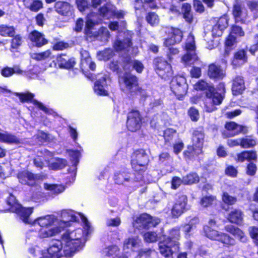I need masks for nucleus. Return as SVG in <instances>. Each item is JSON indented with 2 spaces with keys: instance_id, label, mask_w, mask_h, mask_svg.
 Masks as SVG:
<instances>
[{
  "instance_id": "obj_10",
  "label": "nucleus",
  "mask_w": 258,
  "mask_h": 258,
  "mask_svg": "<svg viewBox=\"0 0 258 258\" xmlns=\"http://www.w3.org/2000/svg\"><path fill=\"white\" fill-rule=\"evenodd\" d=\"M7 203L11 206V211L16 213L20 219L25 223H30L28 217L32 213V208H24L16 201L15 197L10 195L7 200Z\"/></svg>"
},
{
  "instance_id": "obj_55",
  "label": "nucleus",
  "mask_w": 258,
  "mask_h": 258,
  "mask_svg": "<svg viewBox=\"0 0 258 258\" xmlns=\"http://www.w3.org/2000/svg\"><path fill=\"white\" fill-rule=\"evenodd\" d=\"M176 130L172 128H166L163 133V138L165 143H170L173 139Z\"/></svg>"
},
{
  "instance_id": "obj_45",
  "label": "nucleus",
  "mask_w": 258,
  "mask_h": 258,
  "mask_svg": "<svg viewBox=\"0 0 258 258\" xmlns=\"http://www.w3.org/2000/svg\"><path fill=\"white\" fill-rule=\"evenodd\" d=\"M97 55L99 60L106 61L113 57L114 52L111 48H107L102 51H99Z\"/></svg>"
},
{
  "instance_id": "obj_58",
  "label": "nucleus",
  "mask_w": 258,
  "mask_h": 258,
  "mask_svg": "<svg viewBox=\"0 0 258 258\" xmlns=\"http://www.w3.org/2000/svg\"><path fill=\"white\" fill-rule=\"evenodd\" d=\"M128 178L127 174L124 173H116L114 177L115 182L118 184H123L125 181H127Z\"/></svg>"
},
{
  "instance_id": "obj_7",
  "label": "nucleus",
  "mask_w": 258,
  "mask_h": 258,
  "mask_svg": "<svg viewBox=\"0 0 258 258\" xmlns=\"http://www.w3.org/2000/svg\"><path fill=\"white\" fill-rule=\"evenodd\" d=\"M153 67L158 75L165 80H169L173 76L171 64L162 56H157L153 59Z\"/></svg>"
},
{
  "instance_id": "obj_35",
  "label": "nucleus",
  "mask_w": 258,
  "mask_h": 258,
  "mask_svg": "<svg viewBox=\"0 0 258 258\" xmlns=\"http://www.w3.org/2000/svg\"><path fill=\"white\" fill-rule=\"evenodd\" d=\"M54 8L57 13L63 16H68L71 13L72 7L67 2H57L55 4Z\"/></svg>"
},
{
  "instance_id": "obj_32",
  "label": "nucleus",
  "mask_w": 258,
  "mask_h": 258,
  "mask_svg": "<svg viewBox=\"0 0 258 258\" xmlns=\"http://www.w3.org/2000/svg\"><path fill=\"white\" fill-rule=\"evenodd\" d=\"M242 7L241 3L235 2L232 7V15L235 23H244V20L241 18L242 15Z\"/></svg>"
},
{
  "instance_id": "obj_46",
  "label": "nucleus",
  "mask_w": 258,
  "mask_h": 258,
  "mask_svg": "<svg viewBox=\"0 0 258 258\" xmlns=\"http://www.w3.org/2000/svg\"><path fill=\"white\" fill-rule=\"evenodd\" d=\"M15 33V29L13 26L7 25H0V35L4 37H12Z\"/></svg>"
},
{
  "instance_id": "obj_14",
  "label": "nucleus",
  "mask_w": 258,
  "mask_h": 258,
  "mask_svg": "<svg viewBox=\"0 0 258 258\" xmlns=\"http://www.w3.org/2000/svg\"><path fill=\"white\" fill-rule=\"evenodd\" d=\"M225 128L229 132L224 134L225 138H230L237 136L241 133L245 134L248 132L247 126L238 124L234 121L226 122L225 124Z\"/></svg>"
},
{
  "instance_id": "obj_42",
  "label": "nucleus",
  "mask_w": 258,
  "mask_h": 258,
  "mask_svg": "<svg viewBox=\"0 0 258 258\" xmlns=\"http://www.w3.org/2000/svg\"><path fill=\"white\" fill-rule=\"evenodd\" d=\"M183 48L186 52H195L196 45L195 38L192 35L190 34L188 35Z\"/></svg>"
},
{
  "instance_id": "obj_5",
  "label": "nucleus",
  "mask_w": 258,
  "mask_h": 258,
  "mask_svg": "<svg viewBox=\"0 0 258 258\" xmlns=\"http://www.w3.org/2000/svg\"><path fill=\"white\" fill-rule=\"evenodd\" d=\"M61 217L62 221L59 222V225L61 228L68 226L70 222L77 221L79 217L84 224V231L82 230V237L87 236L92 231L91 224L88 221L87 218L81 213H76L71 210H63L61 212Z\"/></svg>"
},
{
  "instance_id": "obj_57",
  "label": "nucleus",
  "mask_w": 258,
  "mask_h": 258,
  "mask_svg": "<svg viewBox=\"0 0 258 258\" xmlns=\"http://www.w3.org/2000/svg\"><path fill=\"white\" fill-rule=\"evenodd\" d=\"M130 65L132 67L133 69L135 70L136 72L139 74L142 73L144 69L143 63L137 59L133 60L130 59Z\"/></svg>"
},
{
  "instance_id": "obj_52",
  "label": "nucleus",
  "mask_w": 258,
  "mask_h": 258,
  "mask_svg": "<svg viewBox=\"0 0 258 258\" xmlns=\"http://www.w3.org/2000/svg\"><path fill=\"white\" fill-rule=\"evenodd\" d=\"M222 200L225 204L228 206H232L236 204L237 199L236 197L230 196L225 191L222 193Z\"/></svg>"
},
{
  "instance_id": "obj_2",
  "label": "nucleus",
  "mask_w": 258,
  "mask_h": 258,
  "mask_svg": "<svg viewBox=\"0 0 258 258\" xmlns=\"http://www.w3.org/2000/svg\"><path fill=\"white\" fill-rule=\"evenodd\" d=\"M194 88L197 91L205 92L206 99L204 104L207 112H212L217 110V106L222 103L225 97L226 85L223 82H219L215 87L213 85L201 79L196 83Z\"/></svg>"
},
{
  "instance_id": "obj_15",
  "label": "nucleus",
  "mask_w": 258,
  "mask_h": 258,
  "mask_svg": "<svg viewBox=\"0 0 258 258\" xmlns=\"http://www.w3.org/2000/svg\"><path fill=\"white\" fill-rule=\"evenodd\" d=\"M29 217V216L28 217V219L30 222L28 223V224H32V225L38 224L41 227V228L55 226L58 223L57 219L53 215H48L40 217L33 221Z\"/></svg>"
},
{
  "instance_id": "obj_12",
  "label": "nucleus",
  "mask_w": 258,
  "mask_h": 258,
  "mask_svg": "<svg viewBox=\"0 0 258 258\" xmlns=\"http://www.w3.org/2000/svg\"><path fill=\"white\" fill-rule=\"evenodd\" d=\"M181 226H175L168 230V235L164 237V241L167 244H171L175 250L178 252L180 250V243L179 240L181 238Z\"/></svg>"
},
{
  "instance_id": "obj_61",
  "label": "nucleus",
  "mask_w": 258,
  "mask_h": 258,
  "mask_svg": "<svg viewBox=\"0 0 258 258\" xmlns=\"http://www.w3.org/2000/svg\"><path fill=\"white\" fill-rule=\"evenodd\" d=\"M229 34L238 37H242L244 36L245 33L241 27L236 25H232Z\"/></svg>"
},
{
  "instance_id": "obj_37",
  "label": "nucleus",
  "mask_w": 258,
  "mask_h": 258,
  "mask_svg": "<svg viewBox=\"0 0 258 258\" xmlns=\"http://www.w3.org/2000/svg\"><path fill=\"white\" fill-rule=\"evenodd\" d=\"M183 185H192L200 181V177L195 172H191L182 176Z\"/></svg>"
},
{
  "instance_id": "obj_20",
  "label": "nucleus",
  "mask_w": 258,
  "mask_h": 258,
  "mask_svg": "<svg viewBox=\"0 0 258 258\" xmlns=\"http://www.w3.org/2000/svg\"><path fill=\"white\" fill-rule=\"evenodd\" d=\"M205 134L203 126H199L195 129L192 132L191 140L192 145L197 147L200 150H203L205 141Z\"/></svg>"
},
{
  "instance_id": "obj_22",
  "label": "nucleus",
  "mask_w": 258,
  "mask_h": 258,
  "mask_svg": "<svg viewBox=\"0 0 258 258\" xmlns=\"http://www.w3.org/2000/svg\"><path fill=\"white\" fill-rule=\"evenodd\" d=\"M244 216V213L241 210L235 208L232 209L228 214L227 219L231 223L241 225L243 222Z\"/></svg>"
},
{
  "instance_id": "obj_64",
  "label": "nucleus",
  "mask_w": 258,
  "mask_h": 258,
  "mask_svg": "<svg viewBox=\"0 0 258 258\" xmlns=\"http://www.w3.org/2000/svg\"><path fill=\"white\" fill-rule=\"evenodd\" d=\"M248 209L252 214L253 219L258 222V205L250 204Z\"/></svg>"
},
{
  "instance_id": "obj_50",
  "label": "nucleus",
  "mask_w": 258,
  "mask_h": 258,
  "mask_svg": "<svg viewBox=\"0 0 258 258\" xmlns=\"http://www.w3.org/2000/svg\"><path fill=\"white\" fill-rule=\"evenodd\" d=\"M135 9L136 10L139 9V8L136 6V4L137 3H139L140 5L142 4L144 6H146L150 9L152 10L158 8L156 0H144L143 2H142V0H135Z\"/></svg>"
},
{
  "instance_id": "obj_9",
  "label": "nucleus",
  "mask_w": 258,
  "mask_h": 258,
  "mask_svg": "<svg viewBox=\"0 0 258 258\" xmlns=\"http://www.w3.org/2000/svg\"><path fill=\"white\" fill-rule=\"evenodd\" d=\"M161 222L159 218L153 217L144 213L139 215L133 222V225L138 229H148L150 227H155Z\"/></svg>"
},
{
  "instance_id": "obj_63",
  "label": "nucleus",
  "mask_w": 258,
  "mask_h": 258,
  "mask_svg": "<svg viewBox=\"0 0 258 258\" xmlns=\"http://www.w3.org/2000/svg\"><path fill=\"white\" fill-rule=\"evenodd\" d=\"M188 114L192 121H197L198 120L200 116L199 112L195 107H190L188 111Z\"/></svg>"
},
{
  "instance_id": "obj_30",
  "label": "nucleus",
  "mask_w": 258,
  "mask_h": 258,
  "mask_svg": "<svg viewBox=\"0 0 258 258\" xmlns=\"http://www.w3.org/2000/svg\"><path fill=\"white\" fill-rule=\"evenodd\" d=\"M107 80L106 77L103 76L97 80L94 85L95 92L99 95H107Z\"/></svg>"
},
{
  "instance_id": "obj_33",
  "label": "nucleus",
  "mask_w": 258,
  "mask_h": 258,
  "mask_svg": "<svg viewBox=\"0 0 258 258\" xmlns=\"http://www.w3.org/2000/svg\"><path fill=\"white\" fill-rule=\"evenodd\" d=\"M172 246L170 244H167L164 241L160 242L159 249L160 253L165 258H173L174 251L172 249Z\"/></svg>"
},
{
  "instance_id": "obj_27",
  "label": "nucleus",
  "mask_w": 258,
  "mask_h": 258,
  "mask_svg": "<svg viewBox=\"0 0 258 258\" xmlns=\"http://www.w3.org/2000/svg\"><path fill=\"white\" fill-rule=\"evenodd\" d=\"M61 226H57V224L49 227L40 228L38 236L41 238L50 237L59 233L61 231Z\"/></svg>"
},
{
  "instance_id": "obj_51",
  "label": "nucleus",
  "mask_w": 258,
  "mask_h": 258,
  "mask_svg": "<svg viewBox=\"0 0 258 258\" xmlns=\"http://www.w3.org/2000/svg\"><path fill=\"white\" fill-rule=\"evenodd\" d=\"M146 20L151 26H155L158 24L159 18L155 12H149L146 16Z\"/></svg>"
},
{
  "instance_id": "obj_1",
  "label": "nucleus",
  "mask_w": 258,
  "mask_h": 258,
  "mask_svg": "<svg viewBox=\"0 0 258 258\" xmlns=\"http://www.w3.org/2000/svg\"><path fill=\"white\" fill-rule=\"evenodd\" d=\"M82 229L67 231L61 236V240H54L51 242L47 252L51 257H70L84 246L82 241Z\"/></svg>"
},
{
  "instance_id": "obj_60",
  "label": "nucleus",
  "mask_w": 258,
  "mask_h": 258,
  "mask_svg": "<svg viewBox=\"0 0 258 258\" xmlns=\"http://www.w3.org/2000/svg\"><path fill=\"white\" fill-rule=\"evenodd\" d=\"M94 36L101 41H106L109 37V33L107 28L102 27L98 32V34L95 35Z\"/></svg>"
},
{
  "instance_id": "obj_40",
  "label": "nucleus",
  "mask_w": 258,
  "mask_h": 258,
  "mask_svg": "<svg viewBox=\"0 0 258 258\" xmlns=\"http://www.w3.org/2000/svg\"><path fill=\"white\" fill-rule=\"evenodd\" d=\"M241 147L244 149L252 148L256 145V140L252 136H247L240 138Z\"/></svg>"
},
{
  "instance_id": "obj_56",
  "label": "nucleus",
  "mask_w": 258,
  "mask_h": 258,
  "mask_svg": "<svg viewBox=\"0 0 258 258\" xmlns=\"http://www.w3.org/2000/svg\"><path fill=\"white\" fill-rule=\"evenodd\" d=\"M248 232L254 243L258 247V227L255 226L249 227Z\"/></svg>"
},
{
  "instance_id": "obj_26",
  "label": "nucleus",
  "mask_w": 258,
  "mask_h": 258,
  "mask_svg": "<svg viewBox=\"0 0 258 258\" xmlns=\"http://www.w3.org/2000/svg\"><path fill=\"white\" fill-rule=\"evenodd\" d=\"M225 230L237 238L240 241L245 242L247 241V237L244 232L238 227L233 225H228L225 227Z\"/></svg>"
},
{
  "instance_id": "obj_11",
  "label": "nucleus",
  "mask_w": 258,
  "mask_h": 258,
  "mask_svg": "<svg viewBox=\"0 0 258 258\" xmlns=\"http://www.w3.org/2000/svg\"><path fill=\"white\" fill-rule=\"evenodd\" d=\"M175 203L171 210V216L173 218L179 217L185 211L187 203V197L182 192H178L175 195Z\"/></svg>"
},
{
  "instance_id": "obj_36",
  "label": "nucleus",
  "mask_w": 258,
  "mask_h": 258,
  "mask_svg": "<svg viewBox=\"0 0 258 258\" xmlns=\"http://www.w3.org/2000/svg\"><path fill=\"white\" fill-rule=\"evenodd\" d=\"M81 68L83 73L87 77L90 78V74L88 73V69L94 71L96 68V64L92 61L91 58L83 59L81 60Z\"/></svg>"
},
{
  "instance_id": "obj_38",
  "label": "nucleus",
  "mask_w": 258,
  "mask_h": 258,
  "mask_svg": "<svg viewBox=\"0 0 258 258\" xmlns=\"http://www.w3.org/2000/svg\"><path fill=\"white\" fill-rule=\"evenodd\" d=\"M66 55H60L57 57V60L60 67L66 69H71L73 68L76 63L74 58H67Z\"/></svg>"
},
{
  "instance_id": "obj_34",
  "label": "nucleus",
  "mask_w": 258,
  "mask_h": 258,
  "mask_svg": "<svg viewBox=\"0 0 258 258\" xmlns=\"http://www.w3.org/2000/svg\"><path fill=\"white\" fill-rule=\"evenodd\" d=\"M203 232L207 238L211 240L216 241L219 238L220 233H222V232L217 230L211 225H204Z\"/></svg>"
},
{
  "instance_id": "obj_31",
  "label": "nucleus",
  "mask_w": 258,
  "mask_h": 258,
  "mask_svg": "<svg viewBox=\"0 0 258 258\" xmlns=\"http://www.w3.org/2000/svg\"><path fill=\"white\" fill-rule=\"evenodd\" d=\"M182 17L188 24H191L194 22V17L191 11V6L190 4L186 3L182 4L181 7Z\"/></svg>"
},
{
  "instance_id": "obj_19",
  "label": "nucleus",
  "mask_w": 258,
  "mask_h": 258,
  "mask_svg": "<svg viewBox=\"0 0 258 258\" xmlns=\"http://www.w3.org/2000/svg\"><path fill=\"white\" fill-rule=\"evenodd\" d=\"M228 26V19L226 16H222L213 26L211 32L213 37H218L222 35L224 31Z\"/></svg>"
},
{
  "instance_id": "obj_8",
  "label": "nucleus",
  "mask_w": 258,
  "mask_h": 258,
  "mask_svg": "<svg viewBox=\"0 0 258 258\" xmlns=\"http://www.w3.org/2000/svg\"><path fill=\"white\" fill-rule=\"evenodd\" d=\"M170 88L177 98L181 100L187 92L188 84L186 78L181 75L173 77L170 82Z\"/></svg>"
},
{
  "instance_id": "obj_3",
  "label": "nucleus",
  "mask_w": 258,
  "mask_h": 258,
  "mask_svg": "<svg viewBox=\"0 0 258 258\" xmlns=\"http://www.w3.org/2000/svg\"><path fill=\"white\" fill-rule=\"evenodd\" d=\"M149 162V157L145 149H138L133 152L131 164L137 181L143 179V174L148 168Z\"/></svg>"
},
{
  "instance_id": "obj_13",
  "label": "nucleus",
  "mask_w": 258,
  "mask_h": 258,
  "mask_svg": "<svg viewBox=\"0 0 258 258\" xmlns=\"http://www.w3.org/2000/svg\"><path fill=\"white\" fill-rule=\"evenodd\" d=\"M168 37L164 39L163 44L165 47H169L179 43L183 38V31L178 28L171 27L168 33Z\"/></svg>"
},
{
  "instance_id": "obj_49",
  "label": "nucleus",
  "mask_w": 258,
  "mask_h": 258,
  "mask_svg": "<svg viewBox=\"0 0 258 258\" xmlns=\"http://www.w3.org/2000/svg\"><path fill=\"white\" fill-rule=\"evenodd\" d=\"M31 57L33 59L39 61L51 59V52L47 50L40 53H34L32 54Z\"/></svg>"
},
{
  "instance_id": "obj_25",
  "label": "nucleus",
  "mask_w": 258,
  "mask_h": 258,
  "mask_svg": "<svg viewBox=\"0 0 258 258\" xmlns=\"http://www.w3.org/2000/svg\"><path fill=\"white\" fill-rule=\"evenodd\" d=\"M203 150H200L194 145H187L186 149L183 152V157L185 161L194 160L199 155L202 153Z\"/></svg>"
},
{
  "instance_id": "obj_17",
  "label": "nucleus",
  "mask_w": 258,
  "mask_h": 258,
  "mask_svg": "<svg viewBox=\"0 0 258 258\" xmlns=\"http://www.w3.org/2000/svg\"><path fill=\"white\" fill-rule=\"evenodd\" d=\"M138 78L130 73V94L132 95L139 96L140 99H145L147 97L146 90L140 87Z\"/></svg>"
},
{
  "instance_id": "obj_44",
  "label": "nucleus",
  "mask_w": 258,
  "mask_h": 258,
  "mask_svg": "<svg viewBox=\"0 0 258 258\" xmlns=\"http://www.w3.org/2000/svg\"><path fill=\"white\" fill-rule=\"evenodd\" d=\"M216 200V197L213 195L205 196L202 197L199 204L203 208L211 207Z\"/></svg>"
},
{
  "instance_id": "obj_28",
  "label": "nucleus",
  "mask_w": 258,
  "mask_h": 258,
  "mask_svg": "<svg viewBox=\"0 0 258 258\" xmlns=\"http://www.w3.org/2000/svg\"><path fill=\"white\" fill-rule=\"evenodd\" d=\"M18 178L22 184H27L30 186H33L35 184V180L37 178L36 175L27 171L19 173Z\"/></svg>"
},
{
  "instance_id": "obj_21",
  "label": "nucleus",
  "mask_w": 258,
  "mask_h": 258,
  "mask_svg": "<svg viewBox=\"0 0 258 258\" xmlns=\"http://www.w3.org/2000/svg\"><path fill=\"white\" fill-rule=\"evenodd\" d=\"M130 113V132H135L141 127L143 117L137 110L133 109Z\"/></svg>"
},
{
  "instance_id": "obj_6",
  "label": "nucleus",
  "mask_w": 258,
  "mask_h": 258,
  "mask_svg": "<svg viewBox=\"0 0 258 258\" xmlns=\"http://www.w3.org/2000/svg\"><path fill=\"white\" fill-rule=\"evenodd\" d=\"M235 160L237 163H243L247 161L245 167V173L248 176H254L257 167L255 162L257 161V155L255 150H244L236 154Z\"/></svg>"
},
{
  "instance_id": "obj_48",
  "label": "nucleus",
  "mask_w": 258,
  "mask_h": 258,
  "mask_svg": "<svg viewBox=\"0 0 258 258\" xmlns=\"http://www.w3.org/2000/svg\"><path fill=\"white\" fill-rule=\"evenodd\" d=\"M118 251V247L112 245L104 248L103 250V254L108 258H116Z\"/></svg>"
},
{
  "instance_id": "obj_41",
  "label": "nucleus",
  "mask_w": 258,
  "mask_h": 258,
  "mask_svg": "<svg viewBox=\"0 0 258 258\" xmlns=\"http://www.w3.org/2000/svg\"><path fill=\"white\" fill-rule=\"evenodd\" d=\"M44 188L50 191L51 194L54 195H57L62 192L65 189L64 187L61 184H49L47 183L44 184Z\"/></svg>"
},
{
  "instance_id": "obj_29",
  "label": "nucleus",
  "mask_w": 258,
  "mask_h": 258,
  "mask_svg": "<svg viewBox=\"0 0 258 258\" xmlns=\"http://www.w3.org/2000/svg\"><path fill=\"white\" fill-rule=\"evenodd\" d=\"M29 38L34 44L38 47L46 44L48 42L44 35L36 30H34L30 33Z\"/></svg>"
},
{
  "instance_id": "obj_16",
  "label": "nucleus",
  "mask_w": 258,
  "mask_h": 258,
  "mask_svg": "<svg viewBox=\"0 0 258 258\" xmlns=\"http://www.w3.org/2000/svg\"><path fill=\"white\" fill-rule=\"evenodd\" d=\"M217 242L221 243L224 249L228 252L233 251L237 245V241L235 238L231 236L229 234L225 232L220 233V236L218 239Z\"/></svg>"
},
{
  "instance_id": "obj_47",
  "label": "nucleus",
  "mask_w": 258,
  "mask_h": 258,
  "mask_svg": "<svg viewBox=\"0 0 258 258\" xmlns=\"http://www.w3.org/2000/svg\"><path fill=\"white\" fill-rule=\"evenodd\" d=\"M129 46V40L126 39L123 41L116 40L113 45V47L116 51H128Z\"/></svg>"
},
{
  "instance_id": "obj_43",
  "label": "nucleus",
  "mask_w": 258,
  "mask_h": 258,
  "mask_svg": "<svg viewBox=\"0 0 258 258\" xmlns=\"http://www.w3.org/2000/svg\"><path fill=\"white\" fill-rule=\"evenodd\" d=\"M0 142L16 144L20 143L19 139L16 136L8 133H0Z\"/></svg>"
},
{
  "instance_id": "obj_59",
  "label": "nucleus",
  "mask_w": 258,
  "mask_h": 258,
  "mask_svg": "<svg viewBox=\"0 0 258 258\" xmlns=\"http://www.w3.org/2000/svg\"><path fill=\"white\" fill-rule=\"evenodd\" d=\"M67 165V161L62 159H57L54 162H52L50 167L54 170L60 169Z\"/></svg>"
},
{
  "instance_id": "obj_23",
  "label": "nucleus",
  "mask_w": 258,
  "mask_h": 258,
  "mask_svg": "<svg viewBox=\"0 0 258 258\" xmlns=\"http://www.w3.org/2000/svg\"><path fill=\"white\" fill-rule=\"evenodd\" d=\"M247 49H239L234 53L231 61V64L234 68L247 62Z\"/></svg>"
},
{
  "instance_id": "obj_54",
  "label": "nucleus",
  "mask_w": 258,
  "mask_h": 258,
  "mask_svg": "<svg viewBox=\"0 0 258 258\" xmlns=\"http://www.w3.org/2000/svg\"><path fill=\"white\" fill-rule=\"evenodd\" d=\"M224 172L226 175L231 178H236L238 174V171L237 167L232 165H227Z\"/></svg>"
},
{
  "instance_id": "obj_4",
  "label": "nucleus",
  "mask_w": 258,
  "mask_h": 258,
  "mask_svg": "<svg viewBox=\"0 0 258 258\" xmlns=\"http://www.w3.org/2000/svg\"><path fill=\"white\" fill-rule=\"evenodd\" d=\"M110 68L118 74L119 83L123 91L127 92L129 89V59L122 60L119 63L113 61L110 63Z\"/></svg>"
},
{
  "instance_id": "obj_53",
  "label": "nucleus",
  "mask_w": 258,
  "mask_h": 258,
  "mask_svg": "<svg viewBox=\"0 0 258 258\" xmlns=\"http://www.w3.org/2000/svg\"><path fill=\"white\" fill-rule=\"evenodd\" d=\"M143 238L147 243H154L158 240V237L157 233L154 231H148L144 233Z\"/></svg>"
},
{
  "instance_id": "obj_62",
  "label": "nucleus",
  "mask_w": 258,
  "mask_h": 258,
  "mask_svg": "<svg viewBox=\"0 0 258 258\" xmlns=\"http://www.w3.org/2000/svg\"><path fill=\"white\" fill-rule=\"evenodd\" d=\"M154 250L151 248L140 249L138 252L137 256L140 258L144 257V258H150L151 254Z\"/></svg>"
},
{
  "instance_id": "obj_24",
  "label": "nucleus",
  "mask_w": 258,
  "mask_h": 258,
  "mask_svg": "<svg viewBox=\"0 0 258 258\" xmlns=\"http://www.w3.org/2000/svg\"><path fill=\"white\" fill-rule=\"evenodd\" d=\"M232 83V94L235 96L241 94L245 89L243 77L241 76H236L233 79Z\"/></svg>"
},
{
  "instance_id": "obj_39",
  "label": "nucleus",
  "mask_w": 258,
  "mask_h": 258,
  "mask_svg": "<svg viewBox=\"0 0 258 258\" xmlns=\"http://www.w3.org/2000/svg\"><path fill=\"white\" fill-rule=\"evenodd\" d=\"M181 60L185 67H189L198 60V56L196 52H186L182 56Z\"/></svg>"
},
{
  "instance_id": "obj_18",
  "label": "nucleus",
  "mask_w": 258,
  "mask_h": 258,
  "mask_svg": "<svg viewBox=\"0 0 258 258\" xmlns=\"http://www.w3.org/2000/svg\"><path fill=\"white\" fill-rule=\"evenodd\" d=\"M207 75L210 79L216 81L223 79L226 74L220 66L212 63L208 66Z\"/></svg>"
}]
</instances>
